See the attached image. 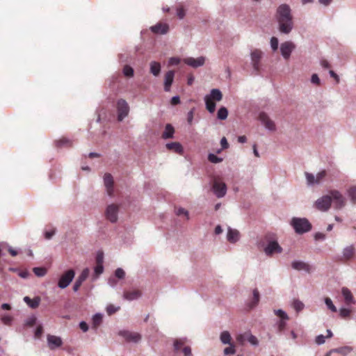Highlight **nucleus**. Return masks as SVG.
Masks as SVG:
<instances>
[{"mask_svg":"<svg viewBox=\"0 0 356 356\" xmlns=\"http://www.w3.org/2000/svg\"><path fill=\"white\" fill-rule=\"evenodd\" d=\"M276 19L281 33L289 34L293 28L291 10L289 5L281 4L277 9Z\"/></svg>","mask_w":356,"mask_h":356,"instance_id":"obj_1","label":"nucleus"},{"mask_svg":"<svg viewBox=\"0 0 356 356\" xmlns=\"http://www.w3.org/2000/svg\"><path fill=\"white\" fill-rule=\"evenodd\" d=\"M290 225L298 234L309 232L312 229L311 222L306 218L293 217L291 220Z\"/></svg>","mask_w":356,"mask_h":356,"instance_id":"obj_2","label":"nucleus"},{"mask_svg":"<svg viewBox=\"0 0 356 356\" xmlns=\"http://www.w3.org/2000/svg\"><path fill=\"white\" fill-rule=\"evenodd\" d=\"M267 245L264 248V252L267 256H271L274 253H281L282 248L279 245L278 242L274 239L268 238V236H266Z\"/></svg>","mask_w":356,"mask_h":356,"instance_id":"obj_3","label":"nucleus"},{"mask_svg":"<svg viewBox=\"0 0 356 356\" xmlns=\"http://www.w3.org/2000/svg\"><path fill=\"white\" fill-rule=\"evenodd\" d=\"M236 341L241 345L245 344V343L248 342L253 346H259V340L257 338L253 335L250 331H246L243 333H241L237 335Z\"/></svg>","mask_w":356,"mask_h":356,"instance_id":"obj_4","label":"nucleus"},{"mask_svg":"<svg viewBox=\"0 0 356 356\" xmlns=\"http://www.w3.org/2000/svg\"><path fill=\"white\" fill-rule=\"evenodd\" d=\"M332 197L329 195H323L316 200L314 206L318 211L325 212L329 210L331 207Z\"/></svg>","mask_w":356,"mask_h":356,"instance_id":"obj_5","label":"nucleus"},{"mask_svg":"<svg viewBox=\"0 0 356 356\" xmlns=\"http://www.w3.org/2000/svg\"><path fill=\"white\" fill-rule=\"evenodd\" d=\"M129 106L123 99H120L117 102L118 120L122 122L129 114Z\"/></svg>","mask_w":356,"mask_h":356,"instance_id":"obj_6","label":"nucleus"},{"mask_svg":"<svg viewBox=\"0 0 356 356\" xmlns=\"http://www.w3.org/2000/svg\"><path fill=\"white\" fill-rule=\"evenodd\" d=\"M329 195L332 197V202L334 201L335 209H341L345 207L346 200L339 191L332 190L330 192Z\"/></svg>","mask_w":356,"mask_h":356,"instance_id":"obj_7","label":"nucleus"},{"mask_svg":"<svg viewBox=\"0 0 356 356\" xmlns=\"http://www.w3.org/2000/svg\"><path fill=\"white\" fill-rule=\"evenodd\" d=\"M118 335L123 337L127 342L137 343L141 340V335L138 332H134L129 330H120Z\"/></svg>","mask_w":356,"mask_h":356,"instance_id":"obj_8","label":"nucleus"},{"mask_svg":"<svg viewBox=\"0 0 356 356\" xmlns=\"http://www.w3.org/2000/svg\"><path fill=\"white\" fill-rule=\"evenodd\" d=\"M211 189L218 198H222L226 195L227 188L225 183L215 180Z\"/></svg>","mask_w":356,"mask_h":356,"instance_id":"obj_9","label":"nucleus"},{"mask_svg":"<svg viewBox=\"0 0 356 356\" xmlns=\"http://www.w3.org/2000/svg\"><path fill=\"white\" fill-rule=\"evenodd\" d=\"M251 64L255 74H258L260 70V60L262 57V52L259 49H254L250 53Z\"/></svg>","mask_w":356,"mask_h":356,"instance_id":"obj_10","label":"nucleus"},{"mask_svg":"<svg viewBox=\"0 0 356 356\" xmlns=\"http://www.w3.org/2000/svg\"><path fill=\"white\" fill-rule=\"evenodd\" d=\"M296 49V45L291 41H286L280 44V52L283 58L288 60L292 51Z\"/></svg>","mask_w":356,"mask_h":356,"instance_id":"obj_11","label":"nucleus"},{"mask_svg":"<svg viewBox=\"0 0 356 356\" xmlns=\"http://www.w3.org/2000/svg\"><path fill=\"white\" fill-rule=\"evenodd\" d=\"M291 268L298 271H304L307 273H310L313 270L312 266L302 260H293L291 262Z\"/></svg>","mask_w":356,"mask_h":356,"instance_id":"obj_12","label":"nucleus"},{"mask_svg":"<svg viewBox=\"0 0 356 356\" xmlns=\"http://www.w3.org/2000/svg\"><path fill=\"white\" fill-rule=\"evenodd\" d=\"M118 210V207L116 204L108 205L105 212L106 218L112 223L117 222Z\"/></svg>","mask_w":356,"mask_h":356,"instance_id":"obj_13","label":"nucleus"},{"mask_svg":"<svg viewBox=\"0 0 356 356\" xmlns=\"http://www.w3.org/2000/svg\"><path fill=\"white\" fill-rule=\"evenodd\" d=\"M259 120L267 130L270 131H275L276 127L275 122L270 119L268 114L264 112H261L259 115Z\"/></svg>","mask_w":356,"mask_h":356,"instance_id":"obj_14","label":"nucleus"},{"mask_svg":"<svg viewBox=\"0 0 356 356\" xmlns=\"http://www.w3.org/2000/svg\"><path fill=\"white\" fill-rule=\"evenodd\" d=\"M205 60L206 58L204 56H200L196 58L193 57H188L184 59V62L190 67L197 68L204 65Z\"/></svg>","mask_w":356,"mask_h":356,"instance_id":"obj_15","label":"nucleus"},{"mask_svg":"<svg viewBox=\"0 0 356 356\" xmlns=\"http://www.w3.org/2000/svg\"><path fill=\"white\" fill-rule=\"evenodd\" d=\"M341 295L343 297L344 303L346 306H350L352 305H355L356 301L353 297V295L350 290L343 286L341 288Z\"/></svg>","mask_w":356,"mask_h":356,"instance_id":"obj_16","label":"nucleus"},{"mask_svg":"<svg viewBox=\"0 0 356 356\" xmlns=\"http://www.w3.org/2000/svg\"><path fill=\"white\" fill-rule=\"evenodd\" d=\"M355 253L353 245L345 247L342 250V256L339 259L341 261L345 262L351 259Z\"/></svg>","mask_w":356,"mask_h":356,"instance_id":"obj_17","label":"nucleus"},{"mask_svg":"<svg viewBox=\"0 0 356 356\" xmlns=\"http://www.w3.org/2000/svg\"><path fill=\"white\" fill-rule=\"evenodd\" d=\"M90 270L88 268H84L77 277L73 286V291L76 292L83 282L88 278Z\"/></svg>","mask_w":356,"mask_h":356,"instance_id":"obj_18","label":"nucleus"},{"mask_svg":"<svg viewBox=\"0 0 356 356\" xmlns=\"http://www.w3.org/2000/svg\"><path fill=\"white\" fill-rule=\"evenodd\" d=\"M150 30L155 34L165 35L169 31V26L165 23H157L156 24L152 26Z\"/></svg>","mask_w":356,"mask_h":356,"instance_id":"obj_19","label":"nucleus"},{"mask_svg":"<svg viewBox=\"0 0 356 356\" xmlns=\"http://www.w3.org/2000/svg\"><path fill=\"white\" fill-rule=\"evenodd\" d=\"M104 184L107 190L108 195L113 193V178L110 173H106L104 176Z\"/></svg>","mask_w":356,"mask_h":356,"instance_id":"obj_20","label":"nucleus"},{"mask_svg":"<svg viewBox=\"0 0 356 356\" xmlns=\"http://www.w3.org/2000/svg\"><path fill=\"white\" fill-rule=\"evenodd\" d=\"M240 234L236 229H232L230 227L227 229V240L231 243H235L239 240Z\"/></svg>","mask_w":356,"mask_h":356,"instance_id":"obj_21","label":"nucleus"},{"mask_svg":"<svg viewBox=\"0 0 356 356\" xmlns=\"http://www.w3.org/2000/svg\"><path fill=\"white\" fill-rule=\"evenodd\" d=\"M175 72L172 70H169L166 72L164 79V90L168 92L170 90V86L173 83Z\"/></svg>","mask_w":356,"mask_h":356,"instance_id":"obj_22","label":"nucleus"},{"mask_svg":"<svg viewBox=\"0 0 356 356\" xmlns=\"http://www.w3.org/2000/svg\"><path fill=\"white\" fill-rule=\"evenodd\" d=\"M165 147L168 150H171L175 153L182 154L184 152V148L181 144L179 142H172L165 144Z\"/></svg>","mask_w":356,"mask_h":356,"instance_id":"obj_23","label":"nucleus"},{"mask_svg":"<svg viewBox=\"0 0 356 356\" xmlns=\"http://www.w3.org/2000/svg\"><path fill=\"white\" fill-rule=\"evenodd\" d=\"M260 300V294L257 289H254L252 291V298L250 300L247 306L250 309H252L257 306Z\"/></svg>","mask_w":356,"mask_h":356,"instance_id":"obj_24","label":"nucleus"},{"mask_svg":"<svg viewBox=\"0 0 356 356\" xmlns=\"http://www.w3.org/2000/svg\"><path fill=\"white\" fill-rule=\"evenodd\" d=\"M175 132V131L173 126L171 124H166L161 137L164 140L174 138Z\"/></svg>","mask_w":356,"mask_h":356,"instance_id":"obj_25","label":"nucleus"},{"mask_svg":"<svg viewBox=\"0 0 356 356\" xmlns=\"http://www.w3.org/2000/svg\"><path fill=\"white\" fill-rule=\"evenodd\" d=\"M47 341L51 349L58 348L62 343L60 338L54 335H48Z\"/></svg>","mask_w":356,"mask_h":356,"instance_id":"obj_26","label":"nucleus"},{"mask_svg":"<svg viewBox=\"0 0 356 356\" xmlns=\"http://www.w3.org/2000/svg\"><path fill=\"white\" fill-rule=\"evenodd\" d=\"M40 300L41 299L39 296H36L33 299H31L28 296H25L24 298V301L32 309L38 307Z\"/></svg>","mask_w":356,"mask_h":356,"instance_id":"obj_27","label":"nucleus"},{"mask_svg":"<svg viewBox=\"0 0 356 356\" xmlns=\"http://www.w3.org/2000/svg\"><path fill=\"white\" fill-rule=\"evenodd\" d=\"M346 195L350 200V203L353 205H356V186H352L347 189Z\"/></svg>","mask_w":356,"mask_h":356,"instance_id":"obj_28","label":"nucleus"},{"mask_svg":"<svg viewBox=\"0 0 356 356\" xmlns=\"http://www.w3.org/2000/svg\"><path fill=\"white\" fill-rule=\"evenodd\" d=\"M124 298L129 301L137 300L141 296V293L138 291H125L123 295Z\"/></svg>","mask_w":356,"mask_h":356,"instance_id":"obj_29","label":"nucleus"},{"mask_svg":"<svg viewBox=\"0 0 356 356\" xmlns=\"http://www.w3.org/2000/svg\"><path fill=\"white\" fill-rule=\"evenodd\" d=\"M205 97H208L209 99L220 101L222 98V95L221 91L218 88H213L211 90L210 94L206 95Z\"/></svg>","mask_w":356,"mask_h":356,"instance_id":"obj_30","label":"nucleus"},{"mask_svg":"<svg viewBox=\"0 0 356 356\" xmlns=\"http://www.w3.org/2000/svg\"><path fill=\"white\" fill-rule=\"evenodd\" d=\"M353 350V348L351 346H345L332 349L331 350V352L337 353L345 356L351 353Z\"/></svg>","mask_w":356,"mask_h":356,"instance_id":"obj_31","label":"nucleus"},{"mask_svg":"<svg viewBox=\"0 0 356 356\" xmlns=\"http://www.w3.org/2000/svg\"><path fill=\"white\" fill-rule=\"evenodd\" d=\"M150 72L155 76H157L161 72V64L156 61H152L149 63Z\"/></svg>","mask_w":356,"mask_h":356,"instance_id":"obj_32","label":"nucleus"},{"mask_svg":"<svg viewBox=\"0 0 356 356\" xmlns=\"http://www.w3.org/2000/svg\"><path fill=\"white\" fill-rule=\"evenodd\" d=\"M204 102L206 108L209 113H213L216 110V103L213 100L209 99L208 97H204Z\"/></svg>","mask_w":356,"mask_h":356,"instance_id":"obj_33","label":"nucleus"},{"mask_svg":"<svg viewBox=\"0 0 356 356\" xmlns=\"http://www.w3.org/2000/svg\"><path fill=\"white\" fill-rule=\"evenodd\" d=\"M103 272V264H97L94 268V275H92V280L95 281Z\"/></svg>","mask_w":356,"mask_h":356,"instance_id":"obj_34","label":"nucleus"},{"mask_svg":"<svg viewBox=\"0 0 356 356\" xmlns=\"http://www.w3.org/2000/svg\"><path fill=\"white\" fill-rule=\"evenodd\" d=\"M103 315L100 313H97L93 315L92 318V326L97 327L102 322Z\"/></svg>","mask_w":356,"mask_h":356,"instance_id":"obj_35","label":"nucleus"},{"mask_svg":"<svg viewBox=\"0 0 356 356\" xmlns=\"http://www.w3.org/2000/svg\"><path fill=\"white\" fill-rule=\"evenodd\" d=\"M186 342V339H177L174 341L173 343V347L175 352H178L181 348L184 346V343Z\"/></svg>","mask_w":356,"mask_h":356,"instance_id":"obj_36","label":"nucleus"},{"mask_svg":"<svg viewBox=\"0 0 356 356\" xmlns=\"http://www.w3.org/2000/svg\"><path fill=\"white\" fill-rule=\"evenodd\" d=\"M228 115V110L225 106H222L219 108L217 113L218 119L220 120H224L227 119Z\"/></svg>","mask_w":356,"mask_h":356,"instance_id":"obj_37","label":"nucleus"},{"mask_svg":"<svg viewBox=\"0 0 356 356\" xmlns=\"http://www.w3.org/2000/svg\"><path fill=\"white\" fill-rule=\"evenodd\" d=\"M0 320L4 325H10L13 321V317L9 314H0Z\"/></svg>","mask_w":356,"mask_h":356,"instance_id":"obj_38","label":"nucleus"},{"mask_svg":"<svg viewBox=\"0 0 356 356\" xmlns=\"http://www.w3.org/2000/svg\"><path fill=\"white\" fill-rule=\"evenodd\" d=\"M123 74L127 77H132L134 74V70L132 67L125 65L122 70Z\"/></svg>","mask_w":356,"mask_h":356,"instance_id":"obj_39","label":"nucleus"},{"mask_svg":"<svg viewBox=\"0 0 356 356\" xmlns=\"http://www.w3.org/2000/svg\"><path fill=\"white\" fill-rule=\"evenodd\" d=\"M220 341L223 344H229L231 341L230 334L227 331H224L220 334Z\"/></svg>","mask_w":356,"mask_h":356,"instance_id":"obj_40","label":"nucleus"},{"mask_svg":"<svg viewBox=\"0 0 356 356\" xmlns=\"http://www.w3.org/2000/svg\"><path fill=\"white\" fill-rule=\"evenodd\" d=\"M305 177L307 183L309 186H314V184H317L316 177L313 174L305 172Z\"/></svg>","mask_w":356,"mask_h":356,"instance_id":"obj_41","label":"nucleus"},{"mask_svg":"<svg viewBox=\"0 0 356 356\" xmlns=\"http://www.w3.org/2000/svg\"><path fill=\"white\" fill-rule=\"evenodd\" d=\"M208 160L212 163H219L223 161V159L216 156L213 153H209L208 154Z\"/></svg>","mask_w":356,"mask_h":356,"instance_id":"obj_42","label":"nucleus"},{"mask_svg":"<svg viewBox=\"0 0 356 356\" xmlns=\"http://www.w3.org/2000/svg\"><path fill=\"white\" fill-rule=\"evenodd\" d=\"M33 271L38 277H43L47 273V269L44 267H35L33 268Z\"/></svg>","mask_w":356,"mask_h":356,"instance_id":"obj_43","label":"nucleus"},{"mask_svg":"<svg viewBox=\"0 0 356 356\" xmlns=\"http://www.w3.org/2000/svg\"><path fill=\"white\" fill-rule=\"evenodd\" d=\"M324 302L327 306V309H329L332 312H336L337 311V307L333 304L332 300L330 298H325L324 299Z\"/></svg>","mask_w":356,"mask_h":356,"instance_id":"obj_44","label":"nucleus"},{"mask_svg":"<svg viewBox=\"0 0 356 356\" xmlns=\"http://www.w3.org/2000/svg\"><path fill=\"white\" fill-rule=\"evenodd\" d=\"M286 321L287 320L280 319V321H277V325L278 333L282 334L284 332L286 326Z\"/></svg>","mask_w":356,"mask_h":356,"instance_id":"obj_45","label":"nucleus"},{"mask_svg":"<svg viewBox=\"0 0 356 356\" xmlns=\"http://www.w3.org/2000/svg\"><path fill=\"white\" fill-rule=\"evenodd\" d=\"M293 307L297 312H299L304 309L305 305L300 300H295L293 302Z\"/></svg>","mask_w":356,"mask_h":356,"instance_id":"obj_46","label":"nucleus"},{"mask_svg":"<svg viewBox=\"0 0 356 356\" xmlns=\"http://www.w3.org/2000/svg\"><path fill=\"white\" fill-rule=\"evenodd\" d=\"M58 286L61 289L67 287V271L64 272L58 282Z\"/></svg>","mask_w":356,"mask_h":356,"instance_id":"obj_47","label":"nucleus"},{"mask_svg":"<svg viewBox=\"0 0 356 356\" xmlns=\"http://www.w3.org/2000/svg\"><path fill=\"white\" fill-rule=\"evenodd\" d=\"M113 276L118 280H123L125 277V272L122 268H118Z\"/></svg>","mask_w":356,"mask_h":356,"instance_id":"obj_48","label":"nucleus"},{"mask_svg":"<svg viewBox=\"0 0 356 356\" xmlns=\"http://www.w3.org/2000/svg\"><path fill=\"white\" fill-rule=\"evenodd\" d=\"M131 60V56L129 54H119V61L120 63H129Z\"/></svg>","mask_w":356,"mask_h":356,"instance_id":"obj_49","label":"nucleus"},{"mask_svg":"<svg viewBox=\"0 0 356 356\" xmlns=\"http://www.w3.org/2000/svg\"><path fill=\"white\" fill-rule=\"evenodd\" d=\"M339 315L341 318H346L350 316L351 310L348 308L341 307L339 309Z\"/></svg>","mask_w":356,"mask_h":356,"instance_id":"obj_50","label":"nucleus"},{"mask_svg":"<svg viewBox=\"0 0 356 356\" xmlns=\"http://www.w3.org/2000/svg\"><path fill=\"white\" fill-rule=\"evenodd\" d=\"M175 213L177 216L184 215L186 217V219H189V213L184 208L179 207L175 209Z\"/></svg>","mask_w":356,"mask_h":356,"instance_id":"obj_51","label":"nucleus"},{"mask_svg":"<svg viewBox=\"0 0 356 356\" xmlns=\"http://www.w3.org/2000/svg\"><path fill=\"white\" fill-rule=\"evenodd\" d=\"M274 312L277 316H280L281 318V319H284V320L289 319L288 314L284 310H282L281 309H276L274 311Z\"/></svg>","mask_w":356,"mask_h":356,"instance_id":"obj_52","label":"nucleus"},{"mask_svg":"<svg viewBox=\"0 0 356 356\" xmlns=\"http://www.w3.org/2000/svg\"><path fill=\"white\" fill-rule=\"evenodd\" d=\"M279 46V40L276 37H272L270 38V47L273 51H277Z\"/></svg>","mask_w":356,"mask_h":356,"instance_id":"obj_53","label":"nucleus"},{"mask_svg":"<svg viewBox=\"0 0 356 356\" xmlns=\"http://www.w3.org/2000/svg\"><path fill=\"white\" fill-rule=\"evenodd\" d=\"M97 264H103L104 263V252L101 250L97 251L95 257Z\"/></svg>","mask_w":356,"mask_h":356,"instance_id":"obj_54","label":"nucleus"},{"mask_svg":"<svg viewBox=\"0 0 356 356\" xmlns=\"http://www.w3.org/2000/svg\"><path fill=\"white\" fill-rule=\"evenodd\" d=\"M120 309V307H115L113 305H109L106 307V312L108 315H112Z\"/></svg>","mask_w":356,"mask_h":356,"instance_id":"obj_55","label":"nucleus"},{"mask_svg":"<svg viewBox=\"0 0 356 356\" xmlns=\"http://www.w3.org/2000/svg\"><path fill=\"white\" fill-rule=\"evenodd\" d=\"M118 280L116 277H115L114 276H111L108 279V284L112 287V288H115L118 285Z\"/></svg>","mask_w":356,"mask_h":356,"instance_id":"obj_56","label":"nucleus"},{"mask_svg":"<svg viewBox=\"0 0 356 356\" xmlns=\"http://www.w3.org/2000/svg\"><path fill=\"white\" fill-rule=\"evenodd\" d=\"M67 144V140L65 138H63L60 140H57L55 141V145L57 148H62L65 147Z\"/></svg>","mask_w":356,"mask_h":356,"instance_id":"obj_57","label":"nucleus"},{"mask_svg":"<svg viewBox=\"0 0 356 356\" xmlns=\"http://www.w3.org/2000/svg\"><path fill=\"white\" fill-rule=\"evenodd\" d=\"M177 15L179 19H184L186 15V11L183 7L180 6L177 8Z\"/></svg>","mask_w":356,"mask_h":356,"instance_id":"obj_58","label":"nucleus"},{"mask_svg":"<svg viewBox=\"0 0 356 356\" xmlns=\"http://www.w3.org/2000/svg\"><path fill=\"white\" fill-rule=\"evenodd\" d=\"M327 172L325 170H322L318 172L316 175V179L317 181V184H319L321 181L326 176Z\"/></svg>","mask_w":356,"mask_h":356,"instance_id":"obj_59","label":"nucleus"},{"mask_svg":"<svg viewBox=\"0 0 356 356\" xmlns=\"http://www.w3.org/2000/svg\"><path fill=\"white\" fill-rule=\"evenodd\" d=\"M325 338H327L326 337H325L324 335L323 334H319L318 335L316 339H315V342L317 345L320 346V345H322L325 343Z\"/></svg>","mask_w":356,"mask_h":356,"instance_id":"obj_60","label":"nucleus"},{"mask_svg":"<svg viewBox=\"0 0 356 356\" xmlns=\"http://www.w3.org/2000/svg\"><path fill=\"white\" fill-rule=\"evenodd\" d=\"M311 82L315 85H320L321 80L317 74H313L311 77Z\"/></svg>","mask_w":356,"mask_h":356,"instance_id":"obj_61","label":"nucleus"},{"mask_svg":"<svg viewBox=\"0 0 356 356\" xmlns=\"http://www.w3.org/2000/svg\"><path fill=\"white\" fill-rule=\"evenodd\" d=\"M181 352L184 353V356H193L191 348L190 346H184L181 349Z\"/></svg>","mask_w":356,"mask_h":356,"instance_id":"obj_62","label":"nucleus"},{"mask_svg":"<svg viewBox=\"0 0 356 356\" xmlns=\"http://www.w3.org/2000/svg\"><path fill=\"white\" fill-rule=\"evenodd\" d=\"M326 238V236L325 234L322 232H316L314 234V239L316 241H324Z\"/></svg>","mask_w":356,"mask_h":356,"instance_id":"obj_63","label":"nucleus"},{"mask_svg":"<svg viewBox=\"0 0 356 356\" xmlns=\"http://www.w3.org/2000/svg\"><path fill=\"white\" fill-rule=\"evenodd\" d=\"M79 327L83 332H86L89 329L87 323L83 321L79 323Z\"/></svg>","mask_w":356,"mask_h":356,"instance_id":"obj_64","label":"nucleus"}]
</instances>
